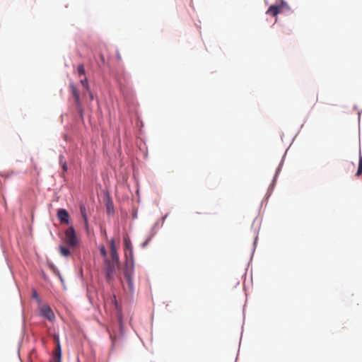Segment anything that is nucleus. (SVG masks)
I'll return each mask as SVG.
<instances>
[{
  "label": "nucleus",
  "mask_w": 362,
  "mask_h": 362,
  "mask_svg": "<svg viewBox=\"0 0 362 362\" xmlns=\"http://www.w3.org/2000/svg\"><path fill=\"white\" fill-rule=\"evenodd\" d=\"M101 59L104 61V57L103 55H101Z\"/></svg>",
  "instance_id": "obj_24"
},
{
  "label": "nucleus",
  "mask_w": 362,
  "mask_h": 362,
  "mask_svg": "<svg viewBox=\"0 0 362 362\" xmlns=\"http://www.w3.org/2000/svg\"><path fill=\"white\" fill-rule=\"evenodd\" d=\"M80 211H81V214L83 218L84 225H85L86 229H88V218H87V215H86V207L84 205L81 204L80 206Z\"/></svg>",
  "instance_id": "obj_10"
},
{
  "label": "nucleus",
  "mask_w": 362,
  "mask_h": 362,
  "mask_svg": "<svg viewBox=\"0 0 362 362\" xmlns=\"http://www.w3.org/2000/svg\"><path fill=\"white\" fill-rule=\"evenodd\" d=\"M40 313L44 317H45L49 321H52L55 317L52 310L47 305H43L41 307Z\"/></svg>",
  "instance_id": "obj_4"
},
{
  "label": "nucleus",
  "mask_w": 362,
  "mask_h": 362,
  "mask_svg": "<svg viewBox=\"0 0 362 362\" xmlns=\"http://www.w3.org/2000/svg\"><path fill=\"white\" fill-rule=\"evenodd\" d=\"M59 252L60 254L64 257H68L70 255L69 250L63 245L59 246Z\"/></svg>",
  "instance_id": "obj_13"
},
{
  "label": "nucleus",
  "mask_w": 362,
  "mask_h": 362,
  "mask_svg": "<svg viewBox=\"0 0 362 362\" xmlns=\"http://www.w3.org/2000/svg\"><path fill=\"white\" fill-rule=\"evenodd\" d=\"M100 254L103 256V257H105L106 255H107V252H106V250L104 246H103L100 249Z\"/></svg>",
  "instance_id": "obj_18"
},
{
  "label": "nucleus",
  "mask_w": 362,
  "mask_h": 362,
  "mask_svg": "<svg viewBox=\"0 0 362 362\" xmlns=\"http://www.w3.org/2000/svg\"><path fill=\"white\" fill-rule=\"evenodd\" d=\"M124 250H133V247L131 240L128 238H124Z\"/></svg>",
  "instance_id": "obj_12"
},
{
  "label": "nucleus",
  "mask_w": 362,
  "mask_h": 362,
  "mask_svg": "<svg viewBox=\"0 0 362 362\" xmlns=\"http://www.w3.org/2000/svg\"><path fill=\"white\" fill-rule=\"evenodd\" d=\"M77 72H78V76H85L86 70H85L83 64H81L78 66Z\"/></svg>",
  "instance_id": "obj_14"
},
{
  "label": "nucleus",
  "mask_w": 362,
  "mask_h": 362,
  "mask_svg": "<svg viewBox=\"0 0 362 362\" xmlns=\"http://www.w3.org/2000/svg\"><path fill=\"white\" fill-rule=\"evenodd\" d=\"M134 263H125L124 270V276L127 281V284L130 291L134 290L133 283Z\"/></svg>",
  "instance_id": "obj_2"
},
{
  "label": "nucleus",
  "mask_w": 362,
  "mask_h": 362,
  "mask_svg": "<svg viewBox=\"0 0 362 362\" xmlns=\"http://www.w3.org/2000/svg\"><path fill=\"white\" fill-rule=\"evenodd\" d=\"M54 341L56 343V346H57L58 344H60L59 339V337L57 335H54Z\"/></svg>",
  "instance_id": "obj_19"
},
{
  "label": "nucleus",
  "mask_w": 362,
  "mask_h": 362,
  "mask_svg": "<svg viewBox=\"0 0 362 362\" xmlns=\"http://www.w3.org/2000/svg\"><path fill=\"white\" fill-rule=\"evenodd\" d=\"M110 255L112 257V261L115 262L116 264L119 263V256L117 252L115 243L114 240H111L110 241Z\"/></svg>",
  "instance_id": "obj_7"
},
{
  "label": "nucleus",
  "mask_w": 362,
  "mask_h": 362,
  "mask_svg": "<svg viewBox=\"0 0 362 362\" xmlns=\"http://www.w3.org/2000/svg\"><path fill=\"white\" fill-rule=\"evenodd\" d=\"M59 160L60 165H64L65 163H66V159L63 155L59 156Z\"/></svg>",
  "instance_id": "obj_17"
},
{
  "label": "nucleus",
  "mask_w": 362,
  "mask_h": 362,
  "mask_svg": "<svg viewBox=\"0 0 362 362\" xmlns=\"http://www.w3.org/2000/svg\"><path fill=\"white\" fill-rule=\"evenodd\" d=\"M69 87L72 93V95L74 98L76 105L78 108H80L81 106V103L80 100L79 93L74 83L71 82L69 85Z\"/></svg>",
  "instance_id": "obj_6"
},
{
  "label": "nucleus",
  "mask_w": 362,
  "mask_h": 362,
  "mask_svg": "<svg viewBox=\"0 0 362 362\" xmlns=\"http://www.w3.org/2000/svg\"><path fill=\"white\" fill-rule=\"evenodd\" d=\"M61 166H62L64 172H66L67 171L68 168H67L66 163H65L64 165H61Z\"/></svg>",
  "instance_id": "obj_20"
},
{
  "label": "nucleus",
  "mask_w": 362,
  "mask_h": 362,
  "mask_svg": "<svg viewBox=\"0 0 362 362\" xmlns=\"http://www.w3.org/2000/svg\"><path fill=\"white\" fill-rule=\"evenodd\" d=\"M281 6L279 5H272L269 6L266 13L272 16H276L281 12Z\"/></svg>",
  "instance_id": "obj_8"
},
{
  "label": "nucleus",
  "mask_w": 362,
  "mask_h": 362,
  "mask_svg": "<svg viewBox=\"0 0 362 362\" xmlns=\"http://www.w3.org/2000/svg\"><path fill=\"white\" fill-rule=\"evenodd\" d=\"M81 83L88 91H89V85L86 77H84L81 80Z\"/></svg>",
  "instance_id": "obj_15"
},
{
  "label": "nucleus",
  "mask_w": 362,
  "mask_h": 362,
  "mask_svg": "<svg viewBox=\"0 0 362 362\" xmlns=\"http://www.w3.org/2000/svg\"><path fill=\"white\" fill-rule=\"evenodd\" d=\"M361 174H362V158L361 157L359 159L358 167V170H357L356 175H360Z\"/></svg>",
  "instance_id": "obj_16"
},
{
  "label": "nucleus",
  "mask_w": 362,
  "mask_h": 362,
  "mask_svg": "<svg viewBox=\"0 0 362 362\" xmlns=\"http://www.w3.org/2000/svg\"><path fill=\"white\" fill-rule=\"evenodd\" d=\"M64 241L66 245L71 247H76L78 240L76 235V232L73 226H70L65 231Z\"/></svg>",
  "instance_id": "obj_1"
},
{
  "label": "nucleus",
  "mask_w": 362,
  "mask_h": 362,
  "mask_svg": "<svg viewBox=\"0 0 362 362\" xmlns=\"http://www.w3.org/2000/svg\"><path fill=\"white\" fill-rule=\"evenodd\" d=\"M118 264H116L114 262H110L108 259L105 260V271H106V279L107 281H110L114 275L115 272V268Z\"/></svg>",
  "instance_id": "obj_3"
},
{
  "label": "nucleus",
  "mask_w": 362,
  "mask_h": 362,
  "mask_svg": "<svg viewBox=\"0 0 362 362\" xmlns=\"http://www.w3.org/2000/svg\"><path fill=\"white\" fill-rule=\"evenodd\" d=\"M112 206H111V205H107V211H108V212H110V210H111V209H112Z\"/></svg>",
  "instance_id": "obj_23"
},
{
  "label": "nucleus",
  "mask_w": 362,
  "mask_h": 362,
  "mask_svg": "<svg viewBox=\"0 0 362 362\" xmlns=\"http://www.w3.org/2000/svg\"><path fill=\"white\" fill-rule=\"evenodd\" d=\"M61 357H62V348H61V345L58 344L57 346H56L54 351V362H61Z\"/></svg>",
  "instance_id": "obj_9"
},
{
  "label": "nucleus",
  "mask_w": 362,
  "mask_h": 362,
  "mask_svg": "<svg viewBox=\"0 0 362 362\" xmlns=\"http://www.w3.org/2000/svg\"><path fill=\"white\" fill-rule=\"evenodd\" d=\"M126 263H134L133 250H124Z\"/></svg>",
  "instance_id": "obj_11"
},
{
  "label": "nucleus",
  "mask_w": 362,
  "mask_h": 362,
  "mask_svg": "<svg viewBox=\"0 0 362 362\" xmlns=\"http://www.w3.org/2000/svg\"><path fill=\"white\" fill-rule=\"evenodd\" d=\"M89 95H90V99L93 100V95L90 90H89Z\"/></svg>",
  "instance_id": "obj_22"
},
{
  "label": "nucleus",
  "mask_w": 362,
  "mask_h": 362,
  "mask_svg": "<svg viewBox=\"0 0 362 362\" xmlns=\"http://www.w3.org/2000/svg\"><path fill=\"white\" fill-rule=\"evenodd\" d=\"M33 297H34L35 298H36V299H37V298H38V296H37V293L36 291H33Z\"/></svg>",
  "instance_id": "obj_21"
},
{
  "label": "nucleus",
  "mask_w": 362,
  "mask_h": 362,
  "mask_svg": "<svg viewBox=\"0 0 362 362\" xmlns=\"http://www.w3.org/2000/svg\"><path fill=\"white\" fill-rule=\"evenodd\" d=\"M57 218L62 223H69V214L66 209H60L57 211Z\"/></svg>",
  "instance_id": "obj_5"
}]
</instances>
